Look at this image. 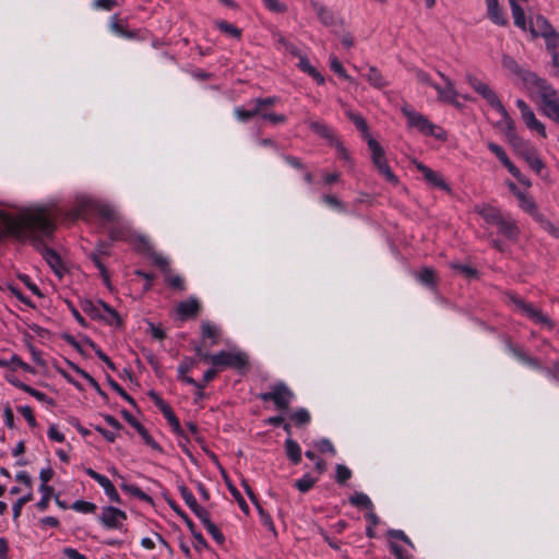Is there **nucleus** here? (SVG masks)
<instances>
[{
	"label": "nucleus",
	"instance_id": "f257e3e1",
	"mask_svg": "<svg viewBox=\"0 0 559 559\" xmlns=\"http://www.w3.org/2000/svg\"><path fill=\"white\" fill-rule=\"evenodd\" d=\"M61 213L48 206H38L22 211L17 216L0 210V239L13 236L22 241H31L41 246L45 238L51 237L55 231L56 218Z\"/></svg>",
	"mask_w": 559,
	"mask_h": 559
},
{
	"label": "nucleus",
	"instance_id": "f03ea898",
	"mask_svg": "<svg viewBox=\"0 0 559 559\" xmlns=\"http://www.w3.org/2000/svg\"><path fill=\"white\" fill-rule=\"evenodd\" d=\"M525 87L532 95L537 96L542 103L543 112L556 122H559L558 92L544 79L535 73L525 75Z\"/></svg>",
	"mask_w": 559,
	"mask_h": 559
},
{
	"label": "nucleus",
	"instance_id": "7ed1b4c3",
	"mask_svg": "<svg viewBox=\"0 0 559 559\" xmlns=\"http://www.w3.org/2000/svg\"><path fill=\"white\" fill-rule=\"evenodd\" d=\"M525 87L532 95L537 96L542 103L543 112L556 122H559L558 92L544 79L535 73L525 75Z\"/></svg>",
	"mask_w": 559,
	"mask_h": 559
},
{
	"label": "nucleus",
	"instance_id": "20e7f679",
	"mask_svg": "<svg viewBox=\"0 0 559 559\" xmlns=\"http://www.w3.org/2000/svg\"><path fill=\"white\" fill-rule=\"evenodd\" d=\"M525 87L532 95L537 96L542 103L543 112L556 122H559L558 92L544 79L535 73L525 75Z\"/></svg>",
	"mask_w": 559,
	"mask_h": 559
},
{
	"label": "nucleus",
	"instance_id": "39448f33",
	"mask_svg": "<svg viewBox=\"0 0 559 559\" xmlns=\"http://www.w3.org/2000/svg\"><path fill=\"white\" fill-rule=\"evenodd\" d=\"M474 211L479 214L486 223L496 225L500 235L503 237L510 240L518 239L520 228L511 214L503 213L498 207L485 203L475 205Z\"/></svg>",
	"mask_w": 559,
	"mask_h": 559
},
{
	"label": "nucleus",
	"instance_id": "423d86ee",
	"mask_svg": "<svg viewBox=\"0 0 559 559\" xmlns=\"http://www.w3.org/2000/svg\"><path fill=\"white\" fill-rule=\"evenodd\" d=\"M402 112L405 116L409 128L417 129L424 135L433 136L441 141L447 140L445 131L441 127L432 123L426 116L408 107H404Z\"/></svg>",
	"mask_w": 559,
	"mask_h": 559
},
{
	"label": "nucleus",
	"instance_id": "0eeeda50",
	"mask_svg": "<svg viewBox=\"0 0 559 559\" xmlns=\"http://www.w3.org/2000/svg\"><path fill=\"white\" fill-rule=\"evenodd\" d=\"M95 214H98L108 222L119 224L118 227H112L109 231L112 240H128L131 237V229L129 225L121 221L120 214L114 206L97 202Z\"/></svg>",
	"mask_w": 559,
	"mask_h": 559
},
{
	"label": "nucleus",
	"instance_id": "6e6552de",
	"mask_svg": "<svg viewBox=\"0 0 559 559\" xmlns=\"http://www.w3.org/2000/svg\"><path fill=\"white\" fill-rule=\"evenodd\" d=\"M259 397L264 402L272 401L278 409H287L295 394L285 383L278 382L273 384L269 392L261 393Z\"/></svg>",
	"mask_w": 559,
	"mask_h": 559
},
{
	"label": "nucleus",
	"instance_id": "1a4fd4ad",
	"mask_svg": "<svg viewBox=\"0 0 559 559\" xmlns=\"http://www.w3.org/2000/svg\"><path fill=\"white\" fill-rule=\"evenodd\" d=\"M248 364V357L240 350H221L212 357V365L218 369L236 368L241 369Z\"/></svg>",
	"mask_w": 559,
	"mask_h": 559
},
{
	"label": "nucleus",
	"instance_id": "9d476101",
	"mask_svg": "<svg viewBox=\"0 0 559 559\" xmlns=\"http://www.w3.org/2000/svg\"><path fill=\"white\" fill-rule=\"evenodd\" d=\"M97 201L85 195H78L75 198L74 207L66 213V219L75 221L78 218H88L95 214Z\"/></svg>",
	"mask_w": 559,
	"mask_h": 559
},
{
	"label": "nucleus",
	"instance_id": "9b49d317",
	"mask_svg": "<svg viewBox=\"0 0 559 559\" xmlns=\"http://www.w3.org/2000/svg\"><path fill=\"white\" fill-rule=\"evenodd\" d=\"M465 79L469 86L480 95L491 108L496 109L502 104L496 92L487 83L471 73H467Z\"/></svg>",
	"mask_w": 559,
	"mask_h": 559
},
{
	"label": "nucleus",
	"instance_id": "f8f14e48",
	"mask_svg": "<svg viewBox=\"0 0 559 559\" xmlns=\"http://www.w3.org/2000/svg\"><path fill=\"white\" fill-rule=\"evenodd\" d=\"M511 301L515 306L516 310L540 325L548 326L549 329L552 326L551 320L543 314L538 309L534 308L533 305L525 302L519 297H512Z\"/></svg>",
	"mask_w": 559,
	"mask_h": 559
},
{
	"label": "nucleus",
	"instance_id": "ddd939ff",
	"mask_svg": "<svg viewBox=\"0 0 559 559\" xmlns=\"http://www.w3.org/2000/svg\"><path fill=\"white\" fill-rule=\"evenodd\" d=\"M511 301L515 306L516 310L540 325L548 326L549 329L552 326L551 320L543 314L538 309L534 308L533 305L525 302L519 297H512Z\"/></svg>",
	"mask_w": 559,
	"mask_h": 559
},
{
	"label": "nucleus",
	"instance_id": "4468645a",
	"mask_svg": "<svg viewBox=\"0 0 559 559\" xmlns=\"http://www.w3.org/2000/svg\"><path fill=\"white\" fill-rule=\"evenodd\" d=\"M440 78L442 79L444 85L440 86L439 84H433L431 87H433L438 93V99L443 103H449L454 106H460L457 102L459 93L454 86V82L447 75H444L441 72H438Z\"/></svg>",
	"mask_w": 559,
	"mask_h": 559
},
{
	"label": "nucleus",
	"instance_id": "2eb2a0df",
	"mask_svg": "<svg viewBox=\"0 0 559 559\" xmlns=\"http://www.w3.org/2000/svg\"><path fill=\"white\" fill-rule=\"evenodd\" d=\"M83 309L92 318L103 319L109 323L118 321L117 312L105 302L98 301L97 304H93L91 301H87L85 302Z\"/></svg>",
	"mask_w": 559,
	"mask_h": 559
},
{
	"label": "nucleus",
	"instance_id": "dca6fc26",
	"mask_svg": "<svg viewBox=\"0 0 559 559\" xmlns=\"http://www.w3.org/2000/svg\"><path fill=\"white\" fill-rule=\"evenodd\" d=\"M126 519V513L114 507L103 509L100 515L102 523L108 528H121Z\"/></svg>",
	"mask_w": 559,
	"mask_h": 559
},
{
	"label": "nucleus",
	"instance_id": "f3484780",
	"mask_svg": "<svg viewBox=\"0 0 559 559\" xmlns=\"http://www.w3.org/2000/svg\"><path fill=\"white\" fill-rule=\"evenodd\" d=\"M527 29H530L532 36L534 38H536V37H544V36H546L554 28H552V26L550 25V23L548 22V20L546 17H544L543 15L537 14V15L532 16L530 19V25H528Z\"/></svg>",
	"mask_w": 559,
	"mask_h": 559
},
{
	"label": "nucleus",
	"instance_id": "a211bd4d",
	"mask_svg": "<svg viewBox=\"0 0 559 559\" xmlns=\"http://www.w3.org/2000/svg\"><path fill=\"white\" fill-rule=\"evenodd\" d=\"M486 8L487 16L492 23L499 26L508 25V19L498 0H486Z\"/></svg>",
	"mask_w": 559,
	"mask_h": 559
},
{
	"label": "nucleus",
	"instance_id": "6ab92c4d",
	"mask_svg": "<svg viewBox=\"0 0 559 559\" xmlns=\"http://www.w3.org/2000/svg\"><path fill=\"white\" fill-rule=\"evenodd\" d=\"M367 144L371 152L372 163L377 168L378 173H380L383 168H386L389 166L384 151L382 146L373 138H369Z\"/></svg>",
	"mask_w": 559,
	"mask_h": 559
},
{
	"label": "nucleus",
	"instance_id": "aec40b11",
	"mask_svg": "<svg viewBox=\"0 0 559 559\" xmlns=\"http://www.w3.org/2000/svg\"><path fill=\"white\" fill-rule=\"evenodd\" d=\"M415 165L416 168L423 174L426 181L429 182L431 186L440 188L442 190H449L448 185L445 183V181L443 180L439 173L430 169L429 167L419 162H415Z\"/></svg>",
	"mask_w": 559,
	"mask_h": 559
},
{
	"label": "nucleus",
	"instance_id": "412c9836",
	"mask_svg": "<svg viewBox=\"0 0 559 559\" xmlns=\"http://www.w3.org/2000/svg\"><path fill=\"white\" fill-rule=\"evenodd\" d=\"M181 496L187 506L193 511L201 522L210 516L207 510L198 503L195 497L188 488H181Z\"/></svg>",
	"mask_w": 559,
	"mask_h": 559
},
{
	"label": "nucleus",
	"instance_id": "4be33fe9",
	"mask_svg": "<svg viewBox=\"0 0 559 559\" xmlns=\"http://www.w3.org/2000/svg\"><path fill=\"white\" fill-rule=\"evenodd\" d=\"M200 310V304L197 298L190 297L187 300H183L177 306V313L181 320H186L188 318L197 316Z\"/></svg>",
	"mask_w": 559,
	"mask_h": 559
},
{
	"label": "nucleus",
	"instance_id": "5701e85b",
	"mask_svg": "<svg viewBox=\"0 0 559 559\" xmlns=\"http://www.w3.org/2000/svg\"><path fill=\"white\" fill-rule=\"evenodd\" d=\"M43 255L47 263L50 265V267L53 270L55 274L59 277H62L66 269L57 252L53 251L52 249L44 247Z\"/></svg>",
	"mask_w": 559,
	"mask_h": 559
},
{
	"label": "nucleus",
	"instance_id": "b1692460",
	"mask_svg": "<svg viewBox=\"0 0 559 559\" xmlns=\"http://www.w3.org/2000/svg\"><path fill=\"white\" fill-rule=\"evenodd\" d=\"M307 123H308L309 128L314 133H317L319 136L328 140L330 142V144H333V142L336 140L334 131L329 126L323 123L322 121L308 120Z\"/></svg>",
	"mask_w": 559,
	"mask_h": 559
},
{
	"label": "nucleus",
	"instance_id": "393cba45",
	"mask_svg": "<svg viewBox=\"0 0 559 559\" xmlns=\"http://www.w3.org/2000/svg\"><path fill=\"white\" fill-rule=\"evenodd\" d=\"M201 333H202V337L204 341L210 340L211 346L219 343L221 330L216 324H214L210 321H202Z\"/></svg>",
	"mask_w": 559,
	"mask_h": 559
},
{
	"label": "nucleus",
	"instance_id": "a878e982",
	"mask_svg": "<svg viewBox=\"0 0 559 559\" xmlns=\"http://www.w3.org/2000/svg\"><path fill=\"white\" fill-rule=\"evenodd\" d=\"M495 110H497L501 116V120L499 121L498 126L504 132L506 138L510 136L512 133H515V123L511 116L509 115V112L507 111L503 104L498 106Z\"/></svg>",
	"mask_w": 559,
	"mask_h": 559
},
{
	"label": "nucleus",
	"instance_id": "bb28decb",
	"mask_svg": "<svg viewBox=\"0 0 559 559\" xmlns=\"http://www.w3.org/2000/svg\"><path fill=\"white\" fill-rule=\"evenodd\" d=\"M501 62L506 70L520 78L523 83L525 82V75L532 73L531 71L522 68L512 57L508 55L502 56Z\"/></svg>",
	"mask_w": 559,
	"mask_h": 559
},
{
	"label": "nucleus",
	"instance_id": "cd10ccee",
	"mask_svg": "<svg viewBox=\"0 0 559 559\" xmlns=\"http://www.w3.org/2000/svg\"><path fill=\"white\" fill-rule=\"evenodd\" d=\"M487 147L497 156L509 173H518V167L509 159L507 153L500 145L493 142H488Z\"/></svg>",
	"mask_w": 559,
	"mask_h": 559
},
{
	"label": "nucleus",
	"instance_id": "c85d7f7f",
	"mask_svg": "<svg viewBox=\"0 0 559 559\" xmlns=\"http://www.w3.org/2000/svg\"><path fill=\"white\" fill-rule=\"evenodd\" d=\"M516 198L519 200V205L520 207L528 213L530 215H532L535 219H539L540 215L537 211V206L534 202V200L526 195L525 193L523 192H516Z\"/></svg>",
	"mask_w": 559,
	"mask_h": 559
},
{
	"label": "nucleus",
	"instance_id": "c756f323",
	"mask_svg": "<svg viewBox=\"0 0 559 559\" xmlns=\"http://www.w3.org/2000/svg\"><path fill=\"white\" fill-rule=\"evenodd\" d=\"M507 140L522 157L525 156V152H531L534 148L527 141L519 136L516 132L508 136Z\"/></svg>",
	"mask_w": 559,
	"mask_h": 559
},
{
	"label": "nucleus",
	"instance_id": "7c9ffc66",
	"mask_svg": "<svg viewBox=\"0 0 559 559\" xmlns=\"http://www.w3.org/2000/svg\"><path fill=\"white\" fill-rule=\"evenodd\" d=\"M151 396L155 400L156 405L163 412L164 416L167 418L168 423L175 428H179V420L173 413L171 408L167 403H165L162 399H159L155 393H151Z\"/></svg>",
	"mask_w": 559,
	"mask_h": 559
},
{
	"label": "nucleus",
	"instance_id": "2f4dec72",
	"mask_svg": "<svg viewBox=\"0 0 559 559\" xmlns=\"http://www.w3.org/2000/svg\"><path fill=\"white\" fill-rule=\"evenodd\" d=\"M250 106L251 107L249 109L243 107H236L234 109V114L239 121L246 122L255 116H260V108L257 106L254 100L250 104Z\"/></svg>",
	"mask_w": 559,
	"mask_h": 559
},
{
	"label": "nucleus",
	"instance_id": "473e14b6",
	"mask_svg": "<svg viewBox=\"0 0 559 559\" xmlns=\"http://www.w3.org/2000/svg\"><path fill=\"white\" fill-rule=\"evenodd\" d=\"M522 119L530 130L536 131L543 138L547 136L545 124L535 117V114L533 111L526 114L524 117H522Z\"/></svg>",
	"mask_w": 559,
	"mask_h": 559
},
{
	"label": "nucleus",
	"instance_id": "72a5a7b5",
	"mask_svg": "<svg viewBox=\"0 0 559 559\" xmlns=\"http://www.w3.org/2000/svg\"><path fill=\"white\" fill-rule=\"evenodd\" d=\"M285 450L287 456L294 464H298L301 461V449L295 440L287 439L285 441Z\"/></svg>",
	"mask_w": 559,
	"mask_h": 559
},
{
	"label": "nucleus",
	"instance_id": "f704fd0d",
	"mask_svg": "<svg viewBox=\"0 0 559 559\" xmlns=\"http://www.w3.org/2000/svg\"><path fill=\"white\" fill-rule=\"evenodd\" d=\"M346 116L348 119L355 124V127L362 132L364 138L368 141L371 135L368 132V126L366 120L357 112H354L352 110L346 111Z\"/></svg>",
	"mask_w": 559,
	"mask_h": 559
},
{
	"label": "nucleus",
	"instance_id": "c9c22d12",
	"mask_svg": "<svg viewBox=\"0 0 559 559\" xmlns=\"http://www.w3.org/2000/svg\"><path fill=\"white\" fill-rule=\"evenodd\" d=\"M523 158L526 160L531 169L537 174H540L545 168V164L538 156L535 148H533L531 152H525V156H523Z\"/></svg>",
	"mask_w": 559,
	"mask_h": 559
},
{
	"label": "nucleus",
	"instance_id": "e433bc0d",
	"mask_svg": "<svg viewBox=\"0 0 559 559\" xmlns=\"http://www.w3.org/2000/svg\"><path fill=\"white\" fill-rule=\"evenodd\" d=\"M512 16L514 20L515 26L519 28L526 31L527 29V22L525 19L524 10L521 8L519 3H512L510 4Z\"/></svg>",
	"mask_w": 559,
	"mask_h": 559
},
{
	"label": "nucleus",
	"instance_id": "4c0bfd02",
	"mask_svg": "<svg viewBox=\"0 0 559 559\" xmlns=\"http://www.w3.org/2000/svg\"><path fill=\"white\" fill-rule=\"evenodd\" d=\"M110 31L116 34L117 36L123 37V38H133L135 35L133 32L128 31L119 21L117 15H114L110 17L109 23Z\"/></svg>",
	"mask_w": 559,
	"mask_h": 559
},
{
	"label": "nucleus",
	"instance_id": "58836bf2",
	"mask_svg": "<svg viewBox=\"0 0 559 559\" xmlns=\"http://www.w3.org/2000/svg\"><path fill=\"white\" fill-rule=\"evenodd\" d=\"M311 7L323 24H325V25L332 24L333 15L326 8H324L322 4H320L317 1H311Z\"/></svg>",
	"mask_w": 559,
	"mask_h": 559
},
{
	"label": "nucleus",
	"instance_id": "ea45409f",
	"mask_svg": "<svg viewBox=\"0 0 559 559\" xmlns=\"http://www.w3.org/2000/svg\"><path fill=\"white\" fill-rule=\"evenodd\" d=\"M318 479V477H313L310 474H305L301 478L295 481V487L300 492H307L314 486Z\"/></svg>",
	"mask_w": 559,
	"mask_h": 559
},
{
	"label": "nucleus",
	"instance_id": "a19ab883",
	"mask_svg": "<svg viewBox=\"0 0 559 559\" xmlns=\"http://www.w3.org/2000/svg\"><path fill=\"white\" fill-rule=\"evenodd\" d=\"M85 473L93 478L97 484L104 489V491L109 490L114 485L104 475L95 472L93 468H85Z\"/></svg>",
	"mask_w": 559,
	"mask_h": 559
},
{
	"label": "nucleus",
	"instance_id": "79ce46f5",
	"mask_svg": "<svg viewBox=\"0 0 559 559\" xmlns=\"http://www.w3.org/2000/svg\"><path fill=\"white\" fill-rule=\"evenodd\" d=\"M349 502L353 506L359 508L372 509L373 507L370 498L362 492H355L353 496H350Z\"/></svg>",
	"mask_w": 559,
	"mask_h": 559
},
{
	"label": "nucleus",
	"instance_id": "37998d69",
	"mask_svg": "<svg viewBox=\"0 0 559 559\" xmlns=\"http://www.w3.org/2000/svg\"><path fill=\"white\" fill-rule=\"evenodd\" d=\"M416 277L421 284L432 287L435 285L436 273L432 269L425 267L416 275Z\"/></svg>",
	"mask_w": 559,
	"mask_h": 559
},
{
	"label": "nucleus",
	"instance_id": "c03bdc74",
	"mask_svg": "<svg viewBox=\"0 0 559 559\" xmlns=\"http://www.w3.org/2000/svg\"><path fill=\"white\" fill-rule=\"evenodd\" d=\"M201 523L217 543L222 544L224 542V535L217 528V526L211 521L210 516L203 520Z\"/></svg>",
	"mask_w": 559,
	"mask_h": 559
},
{
	"label": "nucleus",
	"instance_id": "a18cd8bd",
	"mask_svg": "<svg viewBox=\"0 0 559 559\" xmlns=\"http://www.w3.org/2000/svg\"><path fill=\"white\" fill-rule=\"evenodd\" d=\"M365 78L368 80L370 84L376 87H382L385 82L381 75V73L373 67L368 69V72L365 74Z\"/></svg>",
	"mask_w": 559,
	"mask_h": 559
},
{
	"label": "nucleus",
	"instance_id": "49530a36",
	"mask_svg": "<svg viewBox=\"0 0 559 559\" xmlns=\"http://www.w3.org/2000/svg\"><path fill=\"white\" fill-rule=\"evenodd\" d=\"M546 41V48L550 52L557 51L559 48V33L552 29L546 36L543 37Z\"/></svg>",
	"mask_w": 559,
	"mask_h": 559
},
{
	"label": "nucleus",
	"instance_id": "de8ad7c7",
	"mask_svg": "<svg viewBox=\"0 0 559 559\" xmlns=\"http://www.w3.org/2000/svg\"><path fill=\"white\" fill-rule=\"evenodd\" d=\"M260 117L264 120L270 121L273 124H280L286 122V117L284 115L269 112L267 110H261Z\"/></svg>",
	"mask_w": 559,
	"mask_h": 559
},
{
	"label": "nucleus",
	"instance_id": "09e8293b",
	"mask_svg": "<svg viewBox=\"0 0 559 559\" xmlns=\"http://www.w3.org/2000/svg\"><path fill=\"white\" fill-rule=\"evenodd\" d=\"M297 425H306L310 421V414L306 408H299L290 415Z\"/></svg>",
	"mask_w": 559,
	"mask_h": 559
},
{
	"label": "nucleus",
	"instance_id": "8fccbe9b",
	"mask_svg": "<svg viewBox=\"0 0 559 559\" xmlns=\"http://www.w3.org/2000/svg\"><path fill=\"white\" fill-rule=\"evenodd\" d=\"M72 509L81 513H92L96 510V506L88 501L78 500L73 503Z\"/></svg>",
	"mask_w": 559,
	"mask_h": 559
},
{
	"label": "nucleus",
	"instance_id": "3c124183",
	"mask_svg": "<svg viewBox=\"0 0 559 559\" xmlns=\"http://www.w3.org/2000/svg\"><path fill=\"white\" fill-rule=\"evenodd\" d=\"M352 477V471L343 465L338 464L336 466V481L338 484H345Z\"/></svg>",
	"mask_w": 559,
	"mask_h": 559
},
{
	"label": "nucleus",
	"instance_id": "603ef678",
	"mask_svg": "<svg viewBox=\"0 0 559 559\" xmlns=\"http://www.w3.org/2000/svg\"><path fill=\"white\" fill-rule=\"evenodd\" d=\"M117 4L116 0H94L92 7L95 10L111 11Z\"/></svg>",
	"mask_w": 559,
	"mask_h": 559
},
{
	"label": "nucleus",
	"instance_id": "864d4df0",
	"mask_svg": "<svg viewBox=\"0 0 559 559\" xmlns=\"http://www.w3.org/2000/svg\"><path fill=\"white\" fill-rule=\"evenodd\" d=\"M217 26H218V28L222 32H224V33H226V34H228V35H230L233 37H239L240 36V33H241L240 29L237 28L233 24H229V23H227L225 21H221V22L217 23Z\"/></svg>",
	"mask_w": 559,
	"mask_h": 559
},
{
	"label": "nucleus",
	"instance_id": "5fc2aeb1",
	"mask_svg": "<svg viewBox=\"0 0 559 559\" xmlns=\"http://www.w3.org/2000/svg\"><path fill=\"white\" fill-rule=\"evenodd\" d=\"M135 429L147 445L153 449H158V444L154 441V439L148 435L147 430L141 424H136Z\"/></svg>",
	"mask_w": 559,
	"mask_h": 559
},
{
	"label": "nucleus",
	"instance_id": "6e6d98bb",
	"mask_svg": "<svg viewBox=\"0 0 559 559\" xmlns=\"http://www.w3.org/2000/svg\"><path fill=\"white\" fill-rule=\"evenodd\" d=\"M20 389H22L23 391L27 392L28 394H31L32 396H34L36 400L40 401V402H46L47 401V395L40 391H37L24 383H15Z\"/></svg>",
	"mask_w": 559,
	"mask_h": 559
},
{
	"label": "nucleus",
	"instance_id": "4d7b16f0",
	"mask_svg": "<svg viewBox=\"0 0 559 559\" xmlns=\"http://www.w3.org/2000/svg\"><path fill=\"white\" fill-rule=\"evenodd\" d=\"M330 67L331 70L334 71L336 74L344 79H349V76L346 74L342 63L338 61V59L335 56L330 57Z\"/></svg>",
	"mask_w": 559,
	"mask_h": 559
},
{
	"label": "nucleus",
	"instance_id": "13d9d810",
	"mask_svg": "<svg viewBox=\"0 0 559 559\" xmlns=\"http://www.w3.org/2000/svg\"><path fill=\"white\" fill-rule=\"evenodd\" d=\"M17 411L25 418L29 426L34 427L36 425V419L34 417L33 409L29 406H20Z\"/></svg>",
	"mask_w": 559,
	"mask_h": 559
},
{
	"label": "nucleus",
	"instance_id": "bf43d9fd",
	"mask_svg": "<svg viewBox=\"0 0 559 559\" xmlns=\"http://www.w3.org/2000/svg\"><path fill=\"white\" fill-rule=\"evenodd\" d=\"M32 500V495L28 493L22 498H20L13 506V515L14 518H19L21 514V510L25 503Z\"/></svg>",
	"mask_w": 559,
	"mask_h": 559
},
{
	"label": "nucleus",
	"instance_id": "052dcab7",
	"mask_svg": "<svg viewBox=\"0 0 559 559\" xmlns=\"http://www.w3.org/2000/svg\"><path fill=\"white\" fill-rule=\"evenodd\" d=\"M121 488L124 490V491H128L130 492L131 495L135 496V497H139L141 499H147V495H145L138 486L135 485H128V484H123L121 486Z\"/></svg>",
	"mask_w": 559,
	"mask_h": 559
},
{
	"label": "nucleus",
	"instance_id": "680f3d73",
	"mask_svg": "<svg viewBox=\"0 0 559 559\" xmlns=\"http://www.w3.org/2000/svg\"><path fill=\"white\" fill-rule=\"evenodd\" d=\"M316 447L322 453L331 452L332 454H335V449L329 439H322L318 441Z\"/></svg>",
	"mask_w": 559,
	"mask_h": 559
},
{
	"label": "nucleus",
	"instance_id": "e2e57ef3",
	"mask_svg": "<svg viewBox=\"0 0 559 559\" xmlns=\"http://www.w3.org/2000/svg\"><path fill=\"white\" fill-rule=\"evenodd\" d=\"M254 102L261 111V110H266L267 107L275 105L277 102V98L276 97L257 98V99H254Z\"/></svg>",
	"mask_w": 559,
	"mask_h": 559
},
{
	"label": "nucleus",
	"instance_id": "0e129e2a",
	"mask_svg": "<svg viewBox=\"0 0 559 559\" xmlns=\"http://www.w3.org/2000/svg\"><path fill=\"white\" fill-rule=\"evenodd\" d=\"M543 226V228L548 231L549 234H551L554 237L556 238H559V227L555 226L552 223H550L549 221L547 219H543L542 217H539L538 219Z\"/></svg>",
	"mask_w": 559,
	"mask_h": 559
},
{
	"label": "nucleus",
	"instance_id": "69168bd1",
	"mask_svg": "<svg viewBox=\"0 0 559 559\" xmlns=\"http://www.w3.org/2000/svg\"><path fill=\"white\" fill-rule=\"evenodd\" d=\"M381 176L384 177V179L390 182L393 186H396L399 183L397 177L392 171L391 167L388 166L386 168H383L380 173Z\"/></svg>",
	"mask_w": 559,
	"mask_h": 559
},
{
	"label": "nucleus",
	"instance_id": "338daca9",
	"mask_svg": "<svg viewBox=\"0 0 559 559\" xmlns=\"http://www.w3.org/2000/svg\"><path fill=\"white\" fill-rule=\"evenodd\" d=\"M299 62L298 67L301 71L308 73V74H314V68L310 64L308 59L305 56H299Z\"/></svg>",
	"mask_w": 559,
	"mask_h": 559
},
{
	"label": "nucleus",
	"instance_id": "774afa93",
	"mask_svg": "<svg viewBox=\"0 0 559 559\" xmlns=\"http://www.w3.org/2000/svg\"><path fill=\"white\" fill-rule=\"evenodd\" d=\"M263 2L267 9L274 12H283L286 9L278 0H263Z\"/></svg>",
	"mask_w": 559,
	"mask_h": 559
}]
</instances>
